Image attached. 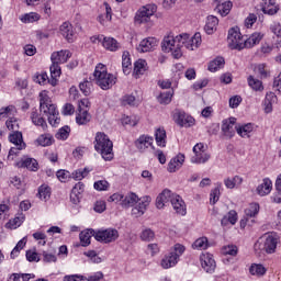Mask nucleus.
<instances>
[{"mask_svg":"<svg viewBox=\"0 0 281 281\" xmlns=\"http://www.w3.org/2000/svg\"><path fill=\"white\" fill-rule=\"evenodd\" d=\"M40 111L44 113V115H47L50 126L60 124V113L58 112L56 104L52 102V98H49V92L47 90L40 92Z\"/></svg>","mask_w":281,"mask_h":281,"instance_id":"obj_1","label":"nucleus"},{"mask_svg":"<svg viewBox=\"0 0 281 281\" xmlns=\"http://www.w3.org/2000/svg\"><path fill=\"white\" fill-rule=\"evenodd\" d=\"M94 150L101 155L104 161H113V140L104 132H97L93 142Z\"/></svg>","mask_w":281,"mask_h":281,"instance_id":"obj_2","label":"nucleus"},{"mask_svg":"<svg viewBox=\"0 0 281 281\" xmlns=\"http://www.w3.org/2000/svg\"><path fill=\"white\" fill-rule=\"evenodd\" d=\"M93 78L95 85L103 91H109L117 82V77L109 72L106 65L98 64L94 68Z\"/></svg>","mask_w":281,"mask_h":281,"instance_id":"obj_3","label":"nucleus"},{"mask_svg":"<svg viewBox=\"0 0 281 281\" xmlns=\"http://www.w3.org/2000/svg\"><path fill=\"white\" fill-rule=\"evenodd\" d=\"M162 52L165 54H171V56L176 59L181 58L183 56V40L182 35H173L169 34L164 37L161 42Z\"/></svg>","mask_w":281,"mask_h":281,"instance_id":"obj_4","label":"nucleus"},{"mask_svg":"<svg viewBox=\"0 0 281 281\" xmlns=\"http://www.w3.org/2000/svg\"><path fill=\"white\" fill-rule=\"evenodd\" d=\"M9 142L13 144V147L10 148L7 160L15 161L16 157L21 155V150H25L27 145L23 140V133L15 131L9 134Z\"/></svg>","mask_w":281,"mask_h":281,"instance_id":"obj_5","label":"nucleus"},{"mask_svg":"<svg viewBox=\"0 0 281 281\" xmlns=\"http://www.w3.org/2000/svg\"><path fill=\"white\" fill-rule=\"evenodd\" d=\"M183 254H186V246L176 244L173 246V250L165 255V257L161 259L160 266L162 269H172V267H177L179 258H181Z\"/></svg>","mask_w":281,"mask_h":281,"instance_id":"obj_6","label":"nucleus"},{"mask_svg":"<svg viewBox=\"0 0 281 281\" xmlns=\"http://www.w3.org/2000/svg\"><path fill=\"white\" fill-rule=\"evenodd\" d=\"M89 109H91L89 99H81L78 103V112L76 114V122L79 126H85V124L91 122V113H89Z\"/></svg>","mask_w":281,"mask_h":281,"instance_id":"obj_7","label":"nucleus"},{"mask_svg":"<svg viewBox=\"0 0 281 281\" xmlns=\"http://www.w3.org/2000/svg\"><path fill=\"white\" fill-rule=\"evenodd\" d=\"M228 47L231 49H245V40H243V34L240 33V29L232 27L228 31Z\"/></svg>","mask_w":281,"mask_h":281,"instance_id":"obj_8","label":"nucleus"},{"mask_svg":"<svg viewBox=\"0 0 281 281\" xmlns=\"http://www.w3.org/2000/svg\"><path fill=\"white\" fill-rule=\"evenodd\" d=\"M94 238L99 243L109 245V243H115L120 238V233L115 228L101 229L95 233Z\"/></svg>","mask_w":281,"mask_h":281,"instance_id":"obj_9","label":"nucleus"},{"mask_svg":"<svg viewBox=\"0 0 281 281\" xmlns=\"http://www.w3.org/2000/svg\"><path fill=\"white\" fill-rule=\"evenodd\" d=\"M182 47L189 49L190 52H194V49H199L201 47V43L203 40L201 38V33H195L193 36H190L188 33H182Z\"/></svg>","mask_w":281,"mask_h":281,"instance_id":"obj_10","label":"nucleus"},{"mask_svg":"<svg viewBox=\"0 0 281 281\" xmlns=\"http://www.w3.org/2000/svg\"><path fill=\"white\" fill-rule=\"evenodd\" d=\"M280 235L278 233H270L266 236L263 241V251L268 255H273L278 251V245H280Z\"/></svg>","mask_w":281,"mask_h":281,"instance_id":"obj_11","label":"nucleus"},{"mask_svg":"<svg viewBox=\"0 0 281 281\" xmlns=\"http://www.w3.org/2000/svg\"><path fill=\"white\" fill-rule=\"evenodd\" d=\"M157 12V8L155 5L147 4L142 7L135 15V23L142 25V23H148L150 21V16H153Z\"/></svg>","mask_w":281,"mask_h":281,"instance_id":"obj_12","label":"nucleus"},{"mask_svg":"<svg viewBox=\"0 0 281 281\" xmlns=\"http://www.w3.org/2000/svg\"><path fill=\"white\" fill-rule=\"evenodd\" d=\"M92 43H101L102 47L106 49V52H117L120 49V44L117 40L114 37H104V35H95L91 37Z\"/></svg>","mask_w":281,"mask_h":281,"instance_id":"obj_13","label":"nucleus"},{"mask_svg":"<svg viewBox=\"0 0 281 281\" xmlns=\"http://www.w3.org/2000/svg\"><path fill=\"white\" fill-rule=\"evenodd\" d=\"M194 156L191 158L192 164H206L210 161V154L205 151V145L203 143H198L193 147Z\"/></svg>","mask_w":281,"mask_h":281,"instance_id":"obj_14","label":"nucleus"},{"mask_svg":"<svg viewBox=\"0 0 281 281\" xmlns=\"http://www.w3.org/2000/svg\"><path fill=\"white\" fill-rule=\"evenodd\" d=\"M59 34L67 41V43H74L77 38L76 29L74 27V24L69 21L64 22L59 26Z\"/></svg>","mask_w":281,"mask_h":281,"instance_id":"obj_15","label":"nucleus"},{"mask_svg":"<svg viewBox=\"0 0 281 281\" xmlns=\"http://www.w3.org/2000/svg\"><path fill=\"white\" fill-rule=\"evenodd\" d=\"M155 143V138L153 136L143 134L135 142V148L139 150V153H146L148 148H153V144Z\"/></svg>","mask_w":281,"mask_h":281,"instance_id":"obj_16","label":"nucleus"},{"mask_svg":"<svg viewBox=\"0 0 281 281\" xmlns=\"http://www.w3.org/2000/svg\"><path fill=\"white\" fill-rule=\"evenodd\" d=\"M177 196V193L165 189L156 198V207L157 210H164L166 207V203H172V200Z\"/></svg>","mask_w":281,"mask_h":281,"instance_id":"obj_17","label":"nucleus"},{"mask_svg":"<svg viewBox=\"0 0 281 281\" xmlns=\"http://www.w3.org/2000/svg\"><path fill=\"white\" fill-rule=\"evenodd\" d=\"M200 262L206 273H212L214 269H216V261L214 260V256L210 252L202 254L200 256Z\"/></svg>","mask_w":281,"mask_h":281,"instance_id":"obj_18","label":"nucleus"},{"mask_svg":"<svg viewBox=\"0 0 281 281\" xmlns=\"http://www.w3.org/2000/svg\"><path fill=\"white\" fill-rule=\"evenodd\" d=\"M150 201L153 198L149 195H145L143 198H138V205L132 209V215L138 218V216H144L146 209L150 205Z\"/></svg>","mask_w":281,"mask_h":281,"instance_id":"obj_19","label":"nucleus"},{"mask_svg":"<svg viewBox=\"0 0 281 281\" xmlns=\"http://www.w3.org/2000/svg\"><path fill=\"white\" fill-rule=\"evenodd\" d=\"M171 205L176 214H178L179 216H186V214H188L186 201H183V198H181V195H173V199L171 200Z\"/></svg>","mask_w":281,"mask_h":281,"instance_id":"obj_20","label":"nucleus"},{"mask_svg":"<svg viewBox=\"0 0 281 281\" xmlns=\"http://www.w3.org/2000/svg\"><path fill=\"white\" fill-rule=\"evenodd\" d=\"M69 58H71V52L69 49L54 52L50 55L52 63H56L57 65H65Z\"/></svg>","mask_w":281,"mask_h":281,"instance_id":"obj_21","label":"nucleus"},{"mask_svg":"<svg viewBox=\"0 0 281 281\" xmlns=\"http://www.w3.org/2000/svg\"><path fill=\"white\" fill-rule=\"evenodd\" d=\"M159 42L155 37H147L143 40L137 46V50L142 54H146V52H153L157 47Z\"/></svg>","mask_w":281,"mask_h":281,"instance_id":"obj_22","label":"nucleus"},{"mask_svg":"<svg viewBox=\"0 0 281 281\" xmlns=\"http://www.w3.org/2000/svg\"><path fill=\"white\" fill-rule=\"evenodd\" d=\"M173 120L178 126H184L188 128V126H193L194 124V117L186 114L184 112H177L173 115Z\"/></svg>","mask_w":281,"mask_h":281,"instance_id":"obj_23","label":"nucleus"},{"mask_svg":"<svg viewBox=\"0 0 281 281\" xmlns=\"http://www.w3.org/2000/svg\"><path fill=\"white\" fill-rule=\"evenodd\" d=\"M18 168H26L32 172H36L38 170V161L34 158L23 157L20 161L15 164Z\"/></svg>","mask_w":281,"mask_h":281,"instance_id":"obj_24","label":"nucleus"},{"mask_svg":"<svg viewBox=\"0 0 281 281\" xmlns=\"http://www.w3.org/2000/svg\"><path fill=\"white\" fill-rule=\"evenodd\" d=\"M265 38V33L255 32L244 42V49H251V47H256V45H260V41Z\"/></svg>","mask_w":281,"mask_h":281,"instance_id":"obj_25","label":"nucleus"},{"mask_svg":"<svg viewBox=\"0 0 281 281\" xmlns=\"http://www.w3.org/2000/svg\"><path fill=\"white\" fill-rule=\"evenodd\" d=\"M186 161V155L183 154H178L176 157H173L167 167L168 172H177L183 166Z\"/></svg>","mask_w":281,"mask_h":281,"instance_id":"obj_26","label":"nucleus"},{"mask_svg":"<svg viewBox=\"0 0 281 281\" xmlns=\"http://www.w3.org/2000/svg\"><path fill=\"white\" fill-rule=\"evenodd\" d=\"M273 190V182L269 178H265L262 182L257 187V194L259 196H267V194H271Z\"/></svg>","mask_w":281,"mask_h":281,"instance_id":"obj_27","label":"nucleus"},{"mask_svg":"<svg viewBox=\"0 0 281 281\" xmlns=\"http://www.w3.org/2000/svg\"><path fill=\"white\" fill-rule=\"evenodd\" d=\"M36 196L40 201H49V199H52V187L47 183H43L38 187Z\"/></svg>","mask_w":281,"mask_h":281,"instance_id":"obj_28","label":"nucleus"},{"mask_svg":"<svg viewBox=\"0 0 281 281\" xmlns=\"http://www.w3.org/2000/svg\"><path fill=\"white\" fill-rule=\"evenodd\" d=\"M25 222V214L18 213L14 218L9 220V222L4 225L7 229H19L20 226Z\"/></svg>","mask_w":281,"mask_h":281,"instance_id":"obj_29","label":"nucleus"},{"mask_svg":"<svg viewBox=\"0 0 281 281\" xmlns=\"http://www.w3.org/2000/svg\"><path fill=\"white\" fill-rule=\"evenodd\" d=\"M83 192H85L83 183L79 182V183L75 184V187L72 188L71 193H70L71 203H74L75 205H78V203H80V196Z\"/></svg>","mask_w":281,"mask_h":281,"instance_id":"obj_30","label":"nucleus"},{"mask_svg":"<svg viewBox=\"0 0 281 281\" xmlns=\"http://www.w3.org/2000/svg\"><path fill=\"white\" fill-rule=\"evenodd\" d=\"M35 146H42L43 148L52 146L54 144V135L50 133L41 134L34 142Z\"/></svg>","mask_w":281,"mask_h":281,"instance_id":"obj_31","label":"nucleus"},{"mask_svg":"<svg viewBox=\"0 0 281 281\" xmlns=\"http://www.w3.org/2000/svg\"><path fill=\"white\" fill-rule=\"evenodd\" d=\"M31 120L35 126H40L43 131H47V121L41 116L38 110L31 111Z\"/></svg>","mask_w":281,"mask_h":281,"instance_id":"obj_32","label":"nucleus"},{"mask_svg":"<svg viewBox=\"0 0 281 281\" xmlns=\"http://www.w3.org/2000/svg\"><path fill=\"white\" fill-rule=\"evenodd\" d=\"M148 69V63L145 59H138L134 64L133 76L134 78H139V76H144Z\"/></svg>","mask_w":281,"mask_h":281,"instance_id":"obj_33","label":"nucleus"},{"mask_svg":"<svg viewBox=\"0 0 281 281\" xmlns=\"http://www.w3.org/2000/svg\"><path fill=\"white\" fill-rule=\"evenodd\" d=\"M234 126H236V119L231 117L228 120H224L222 124V131L228 137H234Z\"/></svg>","mask_w":281,"mask_h":281,"instance_id":"obj_34","label":"nucleus"},{"mask_svg":"<svg viewBox=\"0 0 281 281\" xmlns=\"http://www.w3.org/2000/svg\"><path fill=\"white\" fill-rule=\"evenodd\" d=\"M167 137L168 136L166 134V128H164V127L156 128L155 139H156L157 146H159L160 148H166Z\"/></svg>","mask_w":281,"mask_h":281,"instance_id":"obj_35","label":"nucleus"},{"mask_svg":"<svg viewBox=\"0 0 281 281\" xmlns=\"http://www.w3.org/2000/svg\"><path fill=\"white\" fill-rule=\"evenodd\" d=\"M216 27H218V18H216L214 15H209L206 19V24L204 26L206 34L215 33Z\"/></svg>","mask_w":281,"mask_h":281,"instance_id":"obj_36","label":"nucleus"},{"mask_svg":"<svg viewBox=\"0 0 281 281\" xmlns=\"http://www.w3.org/2000/svg\"><path fill=\"white\" fill-rule=\"evenodd\" d=\"M243 177L240 176H235L233 178H226L224 179V186L228 189V190H234V188H240V186H243Z\"/></svg>","mask_w":281,"mask_h":281,"instance_id":"obj_37","label":"nucleus"},{"mask_svg":"<svg viewBox=\"0 0 281 281\" xmlns=\"http://www.w3.org/2000/svg\"><path fill=\"white\" fill-rule=\"evenodd\" d=\"M122 67H123V74H125V76H128V74H131L133 69V63L131 61V53L123 52Z\"/></svg>","mask_w":281,"mask_h":281,"instance_id":"obj_38","label":"nucleus"},{"mask_svg":"<svg viewBox=\"0 0 281 281\" xmlns=\"http://www.w3.org/2000/svg\"><path fill=\"white\" fill-rule=\"evenodd\" d=\"M95 236V231L86 229L79 234L80 243L82 247H89L91 245V237Z\"/></svg>","mask_w":281,"mask_h":281,"instance_id":"obj_39","label":"nucleus"},{"mask_svg":"<svg viewBox=\"0 0 281 281\" xmlns=\"http://www.w3.org/2000/svg\"><path fill=\"white\" fill-rule=\"evenodd\" d=\"M137 203H139V196L131 192L125 195V198L121 202V205L123 207H133V205H137Z\"/></svg>","mask_w":281,"mask_h":281,"instance_id":"obj_40","label":"nucleus"},{"mask_svg":"<svg viewBox=\"0 0 281 281\" xmlns=\"http://www.w3.org/2000/svg\"><path fill=\"white\" fill-rule=\"evenodd\" d=\"M263 5L262 10L265 14H270L271 16L273 14H278V8L276 5V0H261Z\"/></svg>","mask_w":281,"mask_h":281,"instance_id":"obj_41","label":"nucleus"},{"mask_svg":"<svg viewBox=\"0 0 281 281\" xmlns=\"http://www.w3.org/2000/svg\"><path fill=\"white\" fill-rule=\"evenodd\" d=\"M260 213V204L254 202L248 204V206L245 209V216L247 218H256L258 214Z\"/></svg>","mask_w":281,"mask_h":281,"instance_id":"obj_42","label":"nucleus"},{"mask_svg":"<svg viewBox=\"0 0 281 281\" xmlns=\"http://www.w3.org/2000/svg\"><path fill=\"white\" fill-rule=\"evenodd\" d=\"M239 137H249L254 133V124L247 123L235 127Z\"/></svg>","mask_w":281,"mask_h":281,"instance_id":"obj_43","label":"nucleus"},{"mask_svg":"<svg viewBox=\"0 0 281 281\" xmlns=\"http://www.w3.org/2000/svg\"><path fill=\"white\" fill-rule=\"evenodd\" d=\"M250 276H256V278H262L267 273V268L262 266V263H252L249 267Z\"/></svg>","mask_w":281,"mask_h":281,"instance_id":"obj_44","label":"nucleus"},{"mask_svg":"<svg viewBox=\"0 0 281 281\" xmlns=\"http://www.w3.org/2000/svg\"><path fill=\"white\" fill-rule=\"evenodd\" d=\"M20 21L22 23H36V21H41V14L36 12H30L21 15Z\"/></svg>","mask_w":281,"mask_h":281,"instance_id":"obj_45","label":"nucleus"},{"mask_svg":"<svg viewBox=\"0 0 281 281\" xmlns=\"http://www.w3.org/2000/svg\"><path fill=\"white\" fill-rule=\"evenodd\" d=\"M210 247V241L207 237H200L192 244V249H198L199 251H203Z\"/></svg>","mask_w":281,"mask_h":281,"instance_id":"obj_46","label":"nucleus"},{"mask_svg":"<svg viewBox=\"0 0 281 281\" xmlns=\"http://www.w3.org/2000/svg\"><path fill=\"white\" fill-rule=\"evenodd\" d=\"M225 65V58L216 57L209 64V71H218V69H223Z\"/></svg>","mask_w":281,"mask_h":281,"instance_id":"obj_47","label":"nucleus"},{"mask_svg":"<svg viewBox=\"0 0 281 281\" xmlns=\"http://www.w3.org/2000/svg\"><path fill=\"white\" fill-rule=\"evenodd\" d=\"M248 86L252 88L254 91H265V86L260 79L254 78V76L248 77Z\"/></svg>","mask_w":281,"mask_h":281,"instance_id":"obj_48","label":"nucleus"},{"mask_svg":"<svg viewBox=\"0 0 281 281\" xmlns=\"http://www.w3.org/2000/svg\"><path fill=\"white\" fill-rule=\"evenodd\" d=\"M175 95V90H169L161 92L158 97V102L160 104H170L172 102V97Z\"/></svg>","mask_w":281,"mask_h":281,"instance_id":"obj_49","label":"nucleus"},{"mask_svg":"<svg viewBox=\"0 0 281 281\" xmlns=\"http://www.w3.org/2000/svg\"><path fill=\"white\" fill-rule=\"evenodd\" d=\"M233 5L234 4L232 3V1H225L217 5V11L221 14V16H227V14L232 12Z\"/></svg>","mask_w":281,"mask_h":281,"instance_id":"obj_50","label":"nucleus"},{"mask_svg":"<svg viewBox=\"0 0 281 281\" xmlns=\"http://www.w3.org/2000/svg\"><path fill=\"white\" fill-rule=\"evenodd\" d=\"M237 221L238 213H236V211H229L227 216L222 218V225H227V223H231V225H236Z\"/></svg>","mask_w":281,"mask_h":281,"instance_id":"obj_51","label":"nucleus"},{"mask_svg":"<svg viewBox=\"0 0 281 281\" xmlns=\"http://www.w3.org/2000/svg\"><path fill=\"white\" fill-rule=\"evenodd\" d=\"M140 240L145 243H150V240H155V231L150 228H144L139 235Z\"/></svg>","mask_w":281,"mask_h":281,"instance_id":"obj_52","label":"nucleus"},{"mask_svg":"<svg viewBox=\"0 0 281 281\" xmlns=\"http://www.w3.org/2000/svg\"><path fill=\"white\" fill-rule=\"evenodd\" d=\"M32 278H34V276L30 273H12L8 281H30Z\"/></svg>","mask_w":281,"mask_h":281,"instance_id":"obj_53","label":"nucleus"},{"mask_svg":"<svg viewBox=\"0 0 281 281\" xmlns=\"http://www.w3.org/2000/svg\"><path fill=\"white\" fill-rule=\"evenodd\" d=\"M93 188L98 192H106L109 191V188H111V183L106 180H98L94 182Z\"/></svg>","mask_w":281,"mask_h":281,"instance_id":"obj_54","label":"nucleus"},{"mask_svg":"<svg viewBox=\"0 0 281 281\" xmlns=\"http://www.w3.org/2000/svg\"><path fill=\"white\" fill-rule=\"evenodd\" d=\"M255 72L260 76V78H269L270 71L269 68H267V65L265 64H259L255 67Z\"/></svg>","mask_w":281,"mask_h":281,"instance_id":"obj_55","label":"nucleus"},{"mask_svg":"<svg viewBox=\"0 0 281 281\" xmlns=\"http://www.w3.org/2000/svg\"><path fill=\"white\" fill-rule=\"evenodd\" d=\"M14 113H16V109L14 108V105H9L7 108H2L0 110V120H3V117H12V115H14Z\"/></svg>","mask_w":281,"mask_h":281,"instance_id":"obj_56","label":"nucleus"},{"mask_svg":"<svg viewBox=\"0 0 281 281\" xmlns=\"http://www.w3.org/2000/svg\"><path fill=\"white\" fill-rule=\"evenodd\" d=\"M223 256H238V247L236 245H227L222 248Z\"/></svg>","mask_w":281,"mask_h":281,"instance_id":"obj_57","label":"nucleus"},{"mask_svg":"<svg viewBox=\"0 0 281 281\" xmlns=\"http://www.w3.org/2000/svg\"><path fill=\"white\" fill-rule=\"evenodd\" d=\"M71 133V128L69 126H64L59 128V131L56 134V139H61V142H65V139L69 138V134Z\"/></svg>","mask_w":281,"mask_h":281,"instance_id":"obj_58","label":"nucleus"},{"mask_svg":"<svg viewBox=\"0 0 281 281\" xmlns=\"http://www.w3.org/2000/svg\"><path fill=\"white\" fill-rule=\"evenodd\" d=\"M79 89L85 95H91V91H93V83L91 81H83L79 85Z\"/></svg>","mask_w":281,"mask_h":281,"instance_id":"obj_59","label":"nucleus"},{"mask_svg":"<svg viewBox=\"0 0 281 281\" xmlns=\"http://www.w3.org/2000/svg\"><path fill=\"white\" fill-rule=\"evenodd\" d=\"M89 175V169L83 168V169H78L71 173V177L75 179V181H82L85 177Z\"/></svg>","mask_w":281,"mask_h":281,"instance_id":"obj_60","label":"nucleus"},{"mask_svg":"<svg viewBox=\"0 0 281 281\" xmlns=\"http://www.w3.org/2000/svg\"><path fill=\"white\" fill-rule=\"evenodd\" d=\"M5 126L9 131H12L13 133L19 131V120L16 117L12 116L5 122Z\"/></svg>","mask_w":281,"mask_h":281,"instance_id":"obj_61","label":"nucleus"},{"mask_svg":"<svg viewBox=\"0 0 281 281\" xmlns=\"http://www.w3.org/2000/svg\"><path fill=\"white\" fill-rule=\"evenodd\" d=\"M258 21V16L254 13H249L248 16L245 19L244 25L247 27V30H250V27H254V24Z\"/></svg>","mask_w":281,"mask_h":281,"instance_id":"obj_62","label":"nucleus"},{"mask_svg":"<svg viewBox=\"0 0 281 281\" xmlns=\"http://www.w3.org/2000/svg\"><path fill=\"white\" fill-rule=\"evenodd\" d=\"M270 32L277 36V38H281V24L280 22H273L270 25Z\"/></svg>","mask_w":281,"mask_h":281,"instance_id":"obj_63","label":"nucleus"},{"mask_svg":"<svg viewBox=\"0 0 281 281\" xmlns=\"http://www.w3.org/2000/svg\"><path fill=\"white\" fill-rule=\"evenodd\" d=\"M47 80H49L47 72L37 74L34 78V81L37 82V85H47Z\"/></svg>","mask_w":281,"mask_h":281,"instance_id":"obj_64","label":"nucleus"}]
</instances>
